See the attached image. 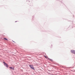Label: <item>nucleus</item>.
I'll list each match as a JSON object with an SVG mask.
<instances>
[{"label": "nucleus", "instance_id": "f257e3e1", "mask_svg": "<svg viewBox=\"0 0 75 75\" xmlns=\"http://www.w3.org/2000/svg\"><path fill=\"white\" fill-rule=\"evenodd\" d=\"M29 67H30V68L32 69H33L34 70H35V69H34V67H33V65H30Z\"/></svg>", "mask_w": 75, "mask_h": 75}, {"label": "nucleus", "instance_id": "f03ea898", "mask_svg": "<svg viewBox=\"0 0 75 75\" xmlns=\"http://www.w3.org/2000/svg\"><path fill=\"white\" fill-rule=\"evenodd\" d=\"M3 63H4V65H5V66H6V67L7 68H8V64L6 63H5V62H4Z\"/></svg>", "mask_w": 75, "mask_h": 75}, {"label": "nucleus", "instance_id": "7ed1b4c3", "mask_svg": "<svg viewBox=\"0 0 75 75\" xmlns=\"http://www.w3.org/2000/svg\"><path fill=\"white\" fill-rule=\"evenodd\" d=\"M71 53H72L73 54H75V50H72L71 51Z\"/></svg>", "mask_w": 75, "mask_h": 75}, {"label": "nucleus", "instance_id": "20e7f679", "mask_svg": "<svg viewBox=\"0 0 75 75\" xmlns=\"http://www.w3.org/2000/svg\"><path fill=\"white\" fill-rule=\"evenodd\" d=\"M4 40H7V41H8V40H7V39L6 38H5L4 39Z\"/></svg>", "mask_w": 75, "mask_h": 75}, {"label": "nucleus", "instance_id": "39448f33", "mask_svg": "<svg viewBox=\"0 0 75 75\" xmlns=\"http://www.w3.org/2000/svg\"><path fill=\"white\" fill-rule=\"evenodd\" d=\"M49 60H50V61H52V59H49Z\"/></svg>", "mask_w": 75, "mask_h": 75}, {"label": "nucleus", "instance_id": "423d86ee", "mask_svg": "<svg viewBox=\"0 0 75 75\" xmlns=\"http://www.w3.org/2000/svg\"><path fill=\"white\" fill-rule=\"evenodd\" d=\"M9 68H10V69H12V67H10Z\"/></svg>", "mask_w": 75, "mask_h": 75}, {"label": "nucleus", "instance_id": "0eeeda50", "mask_svg": "<svg viewBox=\"0 0 75 75\" xmlns=\"http://www.w3.org/2000/svg\"><path fill=\"white\" fill-rule=\"evenodd\" d=\"M12 69L13 70H14V68H12Z\"/></svg>", "mask_w": 75, "mask_h": 75}, {"label": "nucleus", "instance_id": "6e6552de", "mask_svg": "<svg viewBox=\"0 0 75 75\" xmlns=\"http://www.w3.org/2000/svg\"><path fill=\"white\" fill-rule=\"evenodd\" d=\"M45 57L46 58H47V57L46 56H45Z\"/></svg>", "mask_w": 75, "mask_h": 75}, {"label": "nucleus", "instance_id": "1a4fd4ad", "mask_svg": "<svg viewBox=\"0 0 75 75\" xmlns=\"http://www.w3.org/2000/svg\"><path fill=\"white\" fill-rule=\"evenodd\" d=\"M17 22V21H15V22Z\"/></svg>", "mask_w": 75, "mask_h": 75}]
</instances>
